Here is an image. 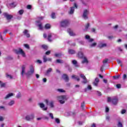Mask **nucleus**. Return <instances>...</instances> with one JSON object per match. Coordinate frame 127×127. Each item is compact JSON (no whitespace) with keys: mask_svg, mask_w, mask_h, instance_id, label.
<instances>
[{"mask_svg":"<svg viewBox=\"0 0 127 127\" xmlns=\"http://www.w3.org/2000/svg\"><path fill=\"white\" fill-rule=\"evenodd\" d=\"M0 38L1 40H3V38H2V36H1V33H0Z\"/></svg>","mask_w":127,"mask_h":127,"instance_id":"61","label":"nucleus"},{"mask_svg":"<svg viewBox=\"0 0 127 127\" xmlns=\"http://www.w3.org/2000/svg\"><path fill=\"white\" fill-rule=\"evenodd\" d=\"M106 120H107V121H109L110 120V116H107Z\"/></svg>","mask_w":127,"mask_h":127,"instance_id":"64","label":"nucleus"},{"mask_svg":"<svg viewBox=\"0 0 127 127\" xmlns=\"http://www.w3.org/2000/svg\"><path fill=\"white\" fill-rule=\"evenodd\" d=\"M39 106L41 109H42L43 111H47V107H45V105L42 103H39Z\"/></svg>","mask_w":127,"mask_h":127,"instance_id":"8","label":"nucleus"},{"mask_svg":"<svg viewBox=\"0 0 127 127\" xmlns=\"http://www.w3.org/2000/svg\"><path fill=\"white\" fill-rule=\"evenodd\" d=\"M72 79H75V80H77V81H80V78H79V77L76 75H72Z\"/></svg>","mask_w":127,"mask_h":127,"instance_id":"26","label":"nucleus"},{"mask_svg":"<svg viewBox=\"0 0 127 127\" xmlns=\"http://www.w3.org/2000/svg\"><path fill=\"white\" fill-rule=\"evenodd\" d=\"M24 46L25 47V48H27V49H29V45L27 44H24Z\"/></svg>","mask_w":127,"mask_h":127,"instance_id":"45","label":"nucleus"},{"mask_svg":"<svg viewBox=\"0 0 127 127\" xmlns=\"http://www.w3.org/2000/svg\"><path fill=\"white\" fill-rule=\"evenodd\" d=\"M15 53L18 55H21L24 58L26 57V55L23 50L21 49H19L18 50H15Z\"/></svg>","mask_w":127,"mask_h":127,"instance_id":"3","label":"nucleus"},{"mask_svg":"<svg viewBox=\"0 0 127 127\" xmlns=\"http://www.w3.org/2000/svg\"><path fill=\"white\" fill-rule=\"evenodd\" d=\"M12 96H13V93H10L9 94H8L5 97L4 99H9V98H10V97H12Z\"/></svg>","mask_w":127,"mask_h":127,"instance_id":"21","label":"nucleus"},{"mask_svg":"<svg viewBox=\"0 0 127 127\" xmlns=\"http://www.w3.org/2000/svg\"><path fill=\"white\" fill-rule=\"evenodd\" d=\"M109 111H110V109H109V108L106 107V113H108Z\"/></svg>","mask_w":127,"mask_h":127,"instance_id":"59","label":"nucleus"},{"mask_svg":"<svg viewBox=\"0 0 127 127\" xmlns=\"http://www.w3.org/2000/svg\"><path fill=\"white\" fill-rule=\"evenodd\" d=\"M61 54H60V53H57V54H56L55 55V56L56 57H58V58H60V57H61Z\"/></svg>","mask_w":127,"mask_h":127,"instance_id":"36","label":"nucleus"},{"mask_svg":"<svg viewBox=\"0 0 127 127\" xmlns=\"http://www.w3.org/2000/svg\"><path fill=\"white\" fill-rule=\"evenodd\" d=\"M23 33L24 35H25V36H26L27 37H30V35L29 34V33H28V30H25L23 32Z\"/></svg>","mask_w":127,"mask_h":127,"instance_id":"17","label":"nucleus"},{"mask_svg":"<svg viewBox=\"0 0 127 127\" xmlns=\"http://www.w3.org/2000/svg\"><path fill=\"white\" fill-rule=\"evenodd\" d=\"M20 97H21V94H20V93H18L17 94V95H16V97L17 98H20Z\"/></svg>","mask_w":127,"mask_h":127,"instance_id":"47","label":"nucleus"},{"mask_svg":"<svg viewBox=\"0 0 127 127\" xmlns=\"http://www.w3.org/2000/svg\"><path fill=\"white\" fill-rule=\"evenodd\" d=\"M37 63H38L39 64H41V63H42V61H41V60H38L36 61Z\"/></svg>","mask_w":127,"mask_h":127,"instance_id":"48","label":"nucleus"},{"mask_svg":"<svg viewBox=\"0 0 127 127\" xmlns=\"http://www.w3.org/2000/svg\"><path fill=\"white\" fill-rule=\"evenodd\" d=\"M67 32L68 33H69L70 36H74L75 35V33H74V32H73V31H72L70 29H67Z\"/></svg>","mask_w":127,"mask_h":127,"instance_id":"14","label":"nucleus"},{"mask_svg":"<svg viewBox=\"0 0 127 127\" xmlns=\"http://www.w3.org/2000/svg\"><path fill=\"white\" fill-rule=\"evenodd\" d=\"M37 26H38L40 30H42L43 29V26H42V24L41 23H39V22L37 21Z\"/></svg>","mask_w":127,"mask_h":127,"instance_id":"18","label":"nucleus"},{"mask_svg":"<svg viewBox=\"0 0 127 127\" xmlns=\"http://www.w3.org/2000/svg\"><path fill=\"white\" fill-rule=\"evenodd\" d=\"M84 107H85V103H84V102H83L82 103H81V108H82L83 110H84Z\"/></svg>","mask_w":127,"mask_h":127,"instance_id":"51","label":"nucleus"},{"mask_svg":"<svg viewBox=\"0 0 127 127\" xmlns=\"http://www.w3.org/2000/svg\"><path fill=\"white\" fill-rule=\"evenodd\" d=\"M98 46H99V47H100V48H104V47H106L107 44L100 42L98 45Z\"/></svg>","mask_w":127,"mask_h":127,"instance_id":"12","label":"nucleus"},{"mask_svg":"<svg viewBox=\"0 0 127 127\" xmlns=\"http://www.w3.org/2000/svg\"><path fill=\"white\" fill-rule=\"evenodd\" d=\"M114 79H119L120 78V75H117V76H114Z\"/></svg>","mask_w":127,"mask_h":127,"instance_id":"54","label":"nucleus"},{"mask_svg":"<svg viewBox=\"0 0 127 127\" xmlns=\"http://www.w3.org/2000/svg\"><path fill=\"white\" fill-rule=\"evenodd\" d=\"M2 121H3V117L0 116V122H2Z\"/></svg>","mask_w":127,"mask_h":127,"instance_id":"58","label":"nucleus"},{"mask_svg":"<svg viewBox=\"0 0 127 127\" xmlns=\"http://www.w3.org/2000/svg\"><path fill=\"white\" fill-rule=\"evenodd\" d=\"M85 38H86V39H88L89 42H92V41H94V39H90V36H89V35H86Z\"/></svg>","mask_w":127,"mask_h":127,"instance_id":"23","label":"nucleus"},{"mask_svg":"<svg viewBox=\"0 0 127 127\" xmlns=\"http://www.w3.org/2000/svg\"><path fill=\"white\" fill-rule=\"evenodd\" d=\"M16 5L14 3H11V4H7V6L8 8H11L12 7H15Z\"/></svg>","mask_w":127,"mask_h":127,"instance_id":"16","label":"nucleus"},{"mask_svg":"<svg viewBox=\"0 0 127 127\" xmlns=\"http://www.w3.org/2000/svg\"><path fill=\"white\" fill-rule=\"evenodd\" d=\"M14 104H15V101H14V100H12L8 103V106H9V107H11L13 106Z\"/></svg>","mask_w":127,"mask_h":127,"instance_id":"19","label":"nucleus"},{"mask_svg":"<svg viewBox=\"0 0 127 127\" xmlns=\"http://www.w3.org/2000/svg\"><path fill=\"white\" fill-rule=\"evenodd\" d=\"M42 47L44 49H46L47 50V49L48 48V47H47V45H43L42 46Z\"/></svg>","mask_w":127,"mask_h":127,"instance_id":"41","label":"nucleus"},{"mask_svg":"<svg viewBox=\"0 0 127 127\" xmlns=\"http://www.w3.org/2000/svg\"><path fill=\"white\" fill-rule=\"evenodd\" d=\"M109 61V60H108V59H106L105 60H104L103 61V64H106V63H108V61Z\"/></svg>","mask_w":127,"mask_h":127,"instance_id":"46","label":"nucleus"},{"mask_svg":"<svg viewBox=\"0 0 127 127\" xmlns=\"http://www.w3.org/2000/svg\"><path fill=\"white\" fill-rule=\"evenodd\" d=\"M52 71V68H49L46 72V74L48 75Z\"/></svg>","mask_w":127,"mask_h":127,"instance_id":"33","label":"nucleus"},{"mask_svg":"<svg viewBox=\"0 0 127 127\" xmlns=\"http://www.w3.org/2000/svg\"><path fill=\"white\" fill-rule=\"evenodd\" d=\"M54 36V35L53 34H49V35H48V40H49V41H52L51 37H53Z\"/></svg>","mask_w":127,"mask_h":127,"instance_id":"22","label":"nucleus"},{"mask_svg":"<svg viewBox=\"0 0 127 127\" xmlns=\"http://www.w3.org/2000/svg\"><path fill=\"white\" fill-rule=\"evenodd\" d=\"M27 8L28 9H30L31 8V5H28L27 6Z\"/></svg>","mask_w":127,"mask_h":127,"instance_id":"55","label":"nucleus"},{"mask_svg":"<svg viewBox=\"0 0 127 127\" xmlns=\"http://www.w3.org/2000/svg\"><path fill=\"white\" fill-rule=\"evenodd\" d=\"M51 27V25H50L49 24H46L45 26V28H46V29H50Z\"/></svg>","mask_w":127,"mask_h":127,"instance_id":"29","label":"nucleus"},{"mask_svg":"<svg viewBox=\"0 0 127 127\" xmlns=\"http://www.w3.org/2000/svg\"><path fill=\"white\" fill-rule=\"evenodd\" d=\"M68 53H69V54H75V53H76V52H75V51H74L73 50H69Z\"/></svg>","mask_w":127,"mask_h":127,"instance_id":"28","label":"nucleus"},{"mask_svg":"<svg viewBox=\"0 0 127 127\" xmlns=\"http://www.w3.org/2000/svg\"><path fill=\"white\" fill-rule=\"evenodd\" d=\"M0 110H2L3 111H4V110H5V108L4 106H0Z\"/></svg>","mask_w":127,"mask_h":127,"instance_id":"50","label":"nucleus"},{"mask_svg":"<svg viewBox=\"0 0 127 127\" xmlns=\"http://www.w3.org/2000/svg\"><path fill=\"white\" fill-rule=\"evenodd\" d=\"M89 13H90V11H89V9H85L83 12V14H82L83 18L85 20L88 19V16L89 15Z\"/></svg>","mask_w":127,"mask_h":127,"instance_id":"4","label":"nucleus"},{"mask_svg":"<svg viewBox=\"0 0 127 127\" xmlns=\"http://www.w3.org/2000/svg\"><path fill=\"white\" fill-rule=\"evenodd\" d=\"M126 112V110L123 109V110H122V111H121V113H122V114H125Z\"/></svg>","mask_w":127,"mask_h":127,"instance_id":"53","label":"nucleus"},{"mask_svg":"<svg viewBox=\"0 0 127 127\" xmlns=\"http://www.w3.org/2000/svg\"><path fill=\"white\" fill-rule=\"evenodd\" d=\"M119 102V99L117 97H113L112 99V103L113 104V105H117Z\"/></svg>","mask_w":127,"mask_h":127,"instance_id":"6","label":"nucleus"},{"mask_svg":"<svg viewBox=\"0 0 127 127\" xmlns=\"http://www.w3.org/2000/svg\"><path fill=\"white\" fill-rule=\"evenodd\" d=\"M87 89L88 90H92V86H91V85H88L87 86Z\"/></svg>","mask_w":127,"mask_h":127,"instance_id":"52","label":"nucleus"},{"mask_svg":"<svg viewBox=\"0 0 127 127\" xmlns=\"http://www.w3.org/2000/svg\"><path fill=\"white\" fill-rule=\"evenodd\" d=\"M6 76L7 78H8V79H12V76H11V75H9V74H6Z\"/></svg>","mask_w":127,"mask_h":127,"instance_id":"42","label":"nucleus"},{"mask_svg":"<svg viewBox=\"0 0 127 127\" xmlns=\"http://www.w3.org/2000/svg\"><path fill=\"white\" fill-rule=\"evenodd\" d=\"M58 92H59L60 93H65V90H64L63 89H58L57 90Z\"/></svg>","mask_w":127,"mask_h":127,"instance_id":"32","label":"nucleus"},{"mask_svg":"<svg viewBox=\"0 0 127 127\" xmlns=\"http://www.w3.org/2000/svg\"><path fill=\"white\" fill-rule=\"evenodd\" d=\"M62 78L64 80V81H65V82H68V81H69V77H68V75L66 74H64L62 76Z\"/></svg>","mask_w":127,"mask_h":127,"instance_id":"13","label":"nucleus"},{"mask_svg":"<svg viewBox=\"0 0 127 127\" xmlns=\"http://www.w3.org/2000/svg\"><path fill=\"white\" fill-rule=\"evenodd\" d=\"M117 88H118V89H120V88H121V84H117Z\"/></svg>","mask_w":127,"mask_h":127,"instance_id":"63","label":"nucleus"},{"mask_svg":"<svg viewBox=\"0 0 127 127\" xmlns=\"http://www.w3.org/2000/svg\"><path fill=\"white\" fill-rule=\"evenodd\" d=\"M26 121H31L34 119V114H31L30 115H27L25 117Z\"/></svg>","mask_w":127,"mask_h":127,"instance_id":"5","label":"nucleus"},{"mask_svg":"<svg viewBox=\"0 0 127 127\" xmlns=\"http://www.w3.org/2000/svg\"><path fill=\"white\" fill-rule=\"evenodd\" d=\"M72 63L75 67H79V64H78V63H77L76 60H73Z\"/></svg>","mask_w":127,"mask_h":127,"instance_id":"25","label":"nucleus"},{"mask_svg":"<svg viewBox=\"0 0 127 127\" xmlns=\"http://www.w3.org/2000/svg\"><path fill=\"white\" fill-rule=\"evenodd\" d=\"M80 77L83 80V81H82V83H83V84L87 83V81L86 76H85V75H84L83 74H80Z\"/></svg>","mask_w":127,"mask_h":127,"instance_id":"10","label":"nucleus"},{"mask_svg":"<svg viewBox=\"0 0 127 127\" xmlns=\"http://www.w3.org/2000/svg\"><path fill=\"white\" fill-rule=\"evenodd\" d=\"M123 79V80H126L127 79V74H124Z\"/></svg>","mask_w":127,"mask_h":127,"instance_id":"49","label":"nucleus"},{"mask_svg":"<svg viewBox=\"0 0 127 127\" xmlns=\"http://www.w3.org/2000/svg\"><path fill=\"white\" fill-rule=\"evenodd\" d=\"M55 122L58 124V125H59L60 124V119L59 118H55Z\"/></svg>","mask_w":127,"mask_h":127,"instance_id":"30","label":"nucleus"},{"mask_svg":"<svg viewBox=\"0 0 127 127\" xmlns=\"http://www.w3.org/2000/svg\"><path fill=\"white\" fill-rule=\"evenodd\" d=\"M52 18H56V15H55V13H52L51 15Z\"/></svg>","mask_w":127,"mask_h":127,"instance_id":"37","label":"nucleus"},{"mask_svg":"<svg viewBox=\"0 0 127 127\" xmlns=\"http://www.w3.org/2000/svg\"><path fill=\"white\" fill-rule=\"evenodd\" d=\"M47 81V79H46V78H44L43 79V81L44 82V83H46Z\"/></svg>","mask_w":127,"mask_h":127,"instance_id":"56","label":"nucleus"},{"mask_svg":"<svg viewBox=\"0 0 127 127\" xmlns=\"http://www.w3.org/2000/svg\"><path fill=\"white\" fill-rule=\"evenodd\" d=\"M34 73V66L33 65L31 64L29 66V70L25 73V66L23 65L22 67V72H21V75L22 76H23L24 74L27 76V77H30V76H32V75H33Z\"/></svg>","mask_w":127,"mask_h":127,"instance_id":"1","label":"nucleus"},{"mask_svg":"<svg viewBox=\"0 0 127 127\" xmlns=\"http://www.w3.org/2000/svg\"><path fill=\"white\" fill-rule=\"evenodd\" d=\"M0 85L1 87H4V86H5V84L1 83V84H0Z\"/></svg>","mask_w":127,"mask_h":127,"instance_id":"60","label":"nucleus"},{"mask_svg":"<svg viewBox=\"0 0 127 127\" xmlns=\"http://www.w3.org/2000/svg\"><path fill=\"white\" fill-rule=\"evenodd\" d=\"M57 63H60V64H62L64 63L63 61L61 60H57Z\"/></svg>","mask_w":127,"mask_h":127,"instance_id":"40","label":"nucleus"},{"mask_svg":"<svg viewBox=\"0 0 127 127\" xmlns=\"http://www.w3.org/2000/svg\"><path fill=\"white\" fill-rule=\"evenodd\" d=\"M57 100L60 104H64L65 103V101L68 100V97L66 95L59 96L57 97Z\"/></svg>","mask_w":127,"mask_h":127,"instance_id":"2","label":"nucleus"},{"mask_svg":"<svg viewBox=\"0 0 127 127\" xmlns=\"http://www.w3.org/2000/svg\"><path fill=\"white\" fill-rule=\"evenodd\" d=\"M49 117L52 119L54 120V116H53V114L50 113H49Z\"/></svg>","mask_w":127,"mask_h":127,"instance_id":"31","label":"nucleus"},{"mask_svg":"<svg viewBox=\"0 0 127 127\" xmlns=\"http://www.w3.org/2000/svg\"><path fill=\"white\" fill-rule=\"evenodd\" d=\"M43 60H44V62L45 63L46 62H47V60H48V59L46 57V56H44L43 57Z\"/></svg>","mask_w":127,"mask_h":127,"instance_id":"34","label":"nucleus"},{"mask_svg":"<svg viewBox=\"0 0 127 127\" xmlns=\"http://www.w3.org/2000/svg\"><path fill=\"white\" fill-rule=\"evenodd\" d=\"M78 56L79 58H83V57H85V56H84V54H83V53L82 52H79L78 54Z\"/></svg>","mask_w":127,"mask_h":127,"instance_id":"24","label":"nucleus"},{"mask_svg":"<svg viewBox=\"0 0 127 127\" xmlns=\"http://www.w3.org/2000/svg\"><path fill=\"white\" fill-rule=\"evenodd\" d=\"M81 59H83L82 61V63L84 64V63H88V59H87V58L86 57H84L83 58H82Z\"/></svg>","mask_w":127,"mask_h":127,"instance_id":"20","label":"nucleus"},{"mask_svg":"<svg viewBox=\"0 0 127 127\" xmlns=\"http://www.w3.org/2000/svg\"><path fill=\"white\" fill-rule=\"evenodd\" d=\"M69 24V22L67 20H64L61 22V26L65 27L67 26Z\"/></svg>","mask_w":127,"mask_h":127,"instance_id":"7","label":"nucleus"},{"mask_svg":"<svg viewBox=\"0 0 127 127\" xmlns=\"http://www.w3.org/2000/svg\"><path fill=\"white\" fill-rule=\"evenodd\" d=\"M97 45V43H93L92 44L90 45V47H95Z\"/></svg>","mask_w":127,"mask_h":127,"instance_id":"44","label":"nucleus"},{"mask_svg":"<svg viewBox=\"0 0 127 127\" xmlns=\"http://www.w3.org/2000/svg\"><path fill=\"white\" fill-rule=\"evenodd\" d=\"M118 127H123V124L121 122H119L117 125Z\"/></svg>","mask_w":127,"mask_h":127,"instance_id":"35","label":"nucleus"},{"mask_svg":"<svg viewBox=\"0 0 127 127\" xmlns=\"http://www.w3.org/2000/svg\"><path fill=\"white\" fill-rule=\"evenodd\" d=\"M24 11H23V10H20L18 12V13L19 14H20V15H21L22 14H23V12H24Z\"/></svg>","mask_w":127,"mask_h":127,"instance_id":"38","label":"nucleus"},{"mask_svg":"<svg viewBox=\"0 0 127 127\" xmlns=\"http://www.w3.org/2000/svg\"><path fill=\"white\" fill-rule=\"evenodd\" d=\"M49 106L51 108H54V102L53 101H51L49 103Z\"/></svg>","mask_w":127,"mask_h":127,"instance_id":"27","label":"nucleus"},{"mask_svg":"<svg viewBox=\"0 0 127 127\" xmlns=\"http://www.w3.org/2000/svg\"><path fill=\"white\" fill-rule=\"evenodd\" d=\"M99 82H100V80L99 79V78L96 77L94 81L93 82L94 86H95V87H98V84H99Z\"/></svg>","mask_w":127,"mask_h":127,"instance_id":"9","label":"nucleus"},{"mask_svg":"<svg viewBox=\"0 0 127 127\" xmlns=\"http://www.w3.org/2000/svg\"><path fill=\"white\" fill-rule=\"evenodd\" d=\"M4 16H5L7 19L9 20L12 18V15H9L6 13H4Z\"/></svg>","mask_w":127,"mask_h":127,"instance_id":"11","label":"nucleus"},{"mask_svg":"<svg viewBox=\"0 0 127 127\" xmlns=\"http://www.w3.org/2000/svg\"><path fill=\"white\" fill-rule=\"evenodd\" d=\"M74 11H75V7H71L70 8V10L68 12L69 14H73V13H74Z\"/></svg>","mask_w":127,"mask_h":127,"instance_id":"15","label":"nucleus"},{"mask_svg":"<svg viewBox=\"0 0 127 127\" xmlns=\"http://www.w3.org/2000/svg\"><path fill=\"white\" fill-rule=\"evenodd\" d=\"M50 53H51L50 51H48L46 52V55H49V54H50Z\"/></svg>","mask_w":127,"mask_h":127,"instance_id":"57","label":"nucleus"},{"mask_svg":"<svg viewBox=\"0 0 127 127\" xmlns=\"http://www.w3.org/2000/svg\"><path fill=\"white\" fill-rule=\"evenodd\" d=\"M117 63H118L119 64H120V66H121V67H123V64H122V61H121V60H117Z\"/></svg>","mask_w":127,"mask_h":127,"instance_id":"39","label":"nucleus"},{"mask_svg":"<svg viewBox=\"0 0 127 127\" xmlns=\"http://www.w3.org/2000/svg\"><path fill=\"white\" fill-rule=\"evenodd\" d=\"M108 102H112V99L110 97L108 98Z\"/></svg>","mask_w":127,"mask_h":127,"instance_id":"62","label":"nucleus"},{"mask_svg":"<svg viewBox=\"0 0 127 127\" xmlns=\"http://www.w3.org/2000/svg\"><path fill=\"white\" fill-rule=\"evenodd\" d=\"M89 26H90V24L88 23L85 26V30H87L89 28Z\"/></svg>","mask_w":127,"mask_h":127,"instance_id":"43","label":"nucleus"}]
</instances>
